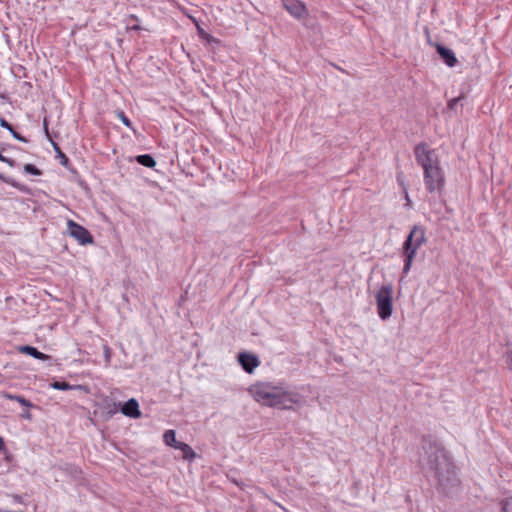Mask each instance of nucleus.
Here are the masks:
<instances>
[{
  "instance_id": "nucleus-1",
  "label": "nucleus",
  "mask_w": 512,
  "mask_h": 512,
  "mask_svg": "<svg viewBox=\"0 0 512 512\" xmlns=\"http://www.w3.org/2000/svg\"><path fill=\"white\" fill-rule=\"evenodd\" d=\"M423 454L419 463L428 480H433L439 490L447 492L449 488L459 484L455 466L445 448L431 437H423L421 441Z\"/></svg>"
},
{
  "instance_id": "nucleus-2",
  "label": "nucleus",
  "mask_w": 512,
  "mask_h": 512,
  "mask_svg": "<svg viewBox=\"0 0 512 512\" xmlns=\"http://www.w3.org/2000/svg\"><path fill=\"white\" fill-rule=\"evenodd\" d=\"M414 155L417 163L423 168L426 190L429 193L441 192L445 185V176L435 150L429 149L426 143L421 142L415 146Z\"/></svg>"
},
{
  "instance_id": "nucleus-3",
  "label": "nucleus",
  "mask_w": 512,
  "mask_h": 512,
  "mask_svg": "<svg viewBox=\"0 0 512 512\" xmlns=\"http://www.w3.org/2000/svg\"><path fill=\"white\" fill-rule=\"evenodd\" d=\"M301 395L286 390L282 386H271L258 383V402L265 406L278 409H291L294 404L301 402Z\"/></svg>"
},
{
  "instance_id": "nucleus-4",
  "label": "nucleus",
  "mask_w": 512,
  "mask_h": 512,
  "mask_svg": "<svg viewBox=\"0 0 512 512\" xmlns=\"http://www.w3.org/2000/svg\"><path fill=\"white\" fill-rule=\"evenodd\" d=\"M426 242L425 229L422 226L414 225L403 243L404 267L403 273L407 274L415 257L417 250Z\"/></svg>"
},
{
  "instance_id": "nucleus-5",
  "label": "nucleus",
  "mask_w": 512,
  "mask_h": 512,
  "mask_svg": "<svg viewBox=\"0 0 512 512\" xmlns=\"http://www.w3.org/2000/svg\"><path fill=\"white\" fill-rule=\"evenodd\" d=\"M375 299L379 317L388 319L393 312V285H383L375 294Z\"/></svg>"
},
{
  "instance_id": "nucleus-6",
  "label": "nucleus",
  "mask_w": 512,
  "mask_h": 512,
  "mask_svg": "<svg viewBox=\"0 0 512 512\" xmlns=\"http://www.w3.org/2000/svg\"><path fill=\"white\" fill-rule=\"evenodd\" d=\"M69 234L75 238L80 245L92 244L94 242L92 234L82 225L73 220L67 222Z\"/></svg>"
},
{
  "instance_id": "nucleus-7",
  "label": "nucleus",
  "mask_w": 512,
  "mask_h": 512,
  "mask_svg": "<svg viewBox=\"0 0 512 512\" xmlns=\"http://www.w3.org/2000/svg\"><path fill=\"white\" fill-rule=\"evenodd\" d=\"M284 8L288 11V13L297 18L302 19L307 15V9L303 2L300 0H281Z\"/></svg>"
},
{
  "instance_id": "nucleus-8",
  "label": "nucleus",
  "mask_w": 512,
  "mask_h": 512,
  "mask_svg": "<svg viewBox=\"0 0 512 512\" xmlns=\"http://www.w3.org/2000/svg\"><path fill=\"white\" fill-rule=\"evenodd\" d=\"M120 411L127 417L130 418H139L141 416V412L139 409V403L136 399L131 398L127 400L124 404H120Z\"/></svg>"
},
{
  "instance_id": "nucleus-9",
  "label": "nucleus",
  "mask_w": 512,
  "mask_h": 512,
  "mask_svg": "<svg viewBox=\"0 0 512 512\" xmlns=\"http://www.w3.org/2000/svg\"><path fill=\"white\" fill-rule=\"evenodd\" d=\"M435 47L438 55L447 66L454 67L457 64L458 60L451 49L441 44H436Z\"/></svg>"
},
{
  "instance_id": "nucleus-10",
  "label": "nucleus",
  "mask_w": 512,
  "mask_h": 512,
  "mask_svg": "<svg viewBox=\"0 0 512 512\" xmlns=\"http://www.w3.org/2000/svg\"><path fill=\"white\" fill-rule=\"evenodd\" d=\"M238 362L247 373H252L256 368V355L247 352L238 354Z\"/></svg>"
},
{
  "instance_id": "nucleus-11",
  "label": "nucleus",
  "mask_w": 512,
  "mask_h": 512,
  "mask_svg": "<svg viewBox=\"0 0 512 512\" xmlns=\"http://www.w3.org/2000/svg\"><path fill=\"white\" fill-rule=\"evenodd\" d=\"M18 351L23 354L32 356L35 359L42 360V361H46L51 358L50 355H47V354L39 351L36 347L30 346V345L19 346Z\"/></svg>"
},
{
  "instance_id": "nucleus-12",
  "label": "nucleus",
  "mask_w": 512,
  "mask_h": 512,
  "mask_svg": "<svg viewBox=\"0 0 512 512\" xmlns=\"http://www.w3.org/2000/svg\"><path fill=\"white\" fill-rule=\"evenodd\" d=\"M1 397L11 401H16L27 408H38V406L34 405L30 400L24 398L21 395L11 394L7 391H3L1 392Z\"/></svg>"
},
{
  "instance_id": "nucleus-13",
  "label": "nucleus",
  "mask_w": 512,
  "mask_h": 512,
  "mask_svg": "<svg viewBox=\"0 0 512 512\" xmlns=\"http://www.w3.org/2000/svg\"><path fill=\"white\" fill-rule=\"evenodd\" d=\"M176 449L181 450V452L183 454V458L185 460L192 461L197 456L195 451L192 449V447L184 442L178 443V446H176Z\"/></svg>"
},
{
  "instance_id": "nucleus-14",
  "label": "nucleus",
  "mask_w": 512,
  "mask_h": 512,
  "mask_svg": "<svg viewBox=\"0 0 512 512\" xmlns=\"http://www.w3.org/2000/svg\"><path fill=\"white\" fill-rule=\"evenodd\" d=\"M138 164L147 167L154 168L156 166L155 159L150 154H141L135 157Z\"/></svg>"
},
{
  "instance_id": "nucleus-15",
  "label": "nucleus",
  "mask_w": 512,
  "mask_h": 512,
  "mask_svg": "<svg viewBox=\"0 0 512 512\" xmlns=\"http://www.w3.org/2000/svg\"><path fill=\"white\" fill-rule=\"evenodd\" d=\"M164 442L173 448L176 449V446H178V443H181L180 441H177L176 439V433L174 430H167L165 431L163 435Z\"/></svg>"
},
{
  "instance_id": "nucleus-16",
  "label": "nucleus",
  "mask_w": 512,
  "mask_h": 512,
  "mask_svg": "<svg viewBox=\"0 0 512 512\" xmlns=\"http://www.w3.org/2000/svg\"><path fill=\"white\" fill-rule=\"evenodd\" d=\"M50 387H52L53 389H56V390L67 391V390H72V389L80 388L81 386H79V385H76V386L71 385L67 381H53L50 384Z\"/></svg>"
},
{
  "instance_id": "nucleus-17",
  "label": "nucleus",
  "mask_w": 512,
  "mask_h": 512,
  "mask_svg": "<svg viewBox=\"0 0 512 512\" xmlns=\"http://www.w3.org/2000/svg\"><path fill=\"white\" fill-rule=\"evenodd\" d=\"M53 147L57 154V158L60 160L61 165L64 167H68L70 164L69 158L62 152L57 143L53 142Z\"/></svg>"
},
{
  "instance_id": "nucleus-18",
  "label": "nucleus",
  "mask_w": 512,
  "mask_h": 512,
  "mask_svg": "<svg viewBox=\"0 0 512 512\" xmlns=\"http://www.w3.org/2000/svg\"><path fill=\"white\" fill-rule=\"evenodd\" d=\"M0 180L5 182L6 184H9L13 186L14 188L19 189L20 191H25V186L17 182L11 177H7L4 174L0 173Z\"/></svg>"
},
{
  "instance_id": "nucleus-19",
  "label": "nucleus",
  "mask_w": 512,
  "mask_h": 512,
  "mask_svg": "<svg viewBox=\"0 0 512 512\" xmlns=\"http://www.w3.org/2000/svg\"><path fill=\"white\" fill-rule=\"evenodd\" d=\"M23 169L26 174L35 175V176L42 175V171L39 168H37L34 164H30V163L25 164Z\"/></svg>"
},
{
  "instance_id": "nucleus-20",
  "label": "nucleus",
  "mask_w": 512,
  "mask_h": 512,
  "mask_svg": "<svg viewBox=\"0 0 512 512\" xmlns=\"http://www.w3.org/2000/svg\"><path fill=\"white\" fill-rule=\"evenodd\" d=\"M500 512H512V497H507L500 501Z\"/></svg>"
},
{
  "instance_id": "nucleus-21",
  "label": "nucleus",
  "mask_w": 512,
  "mask_h": 512,
  "mask_svg": "<svg viewBox=\"0 0 512 512\" xmlns=\"http://www.w3.org/2000/svg\"><path fill=\"white\" fill-rule=\"evenodd\" d=\"M119 119L121 120V122L128 128H132V122L130 121V119L126 116V114L123 112V111H119L117 113Z\"/></svg>"
},
{
  "instance_id": "nucleus-22",
  "label": "nucleus",
  "mask_w": 512,
  "mask_h": 512,
  "mask_svg": "<svg viewBox=\"0 0 512 512\" xmlns=\"http://www.w3.org/2000/svg\"><path fill=\"white\" fill-rule=\"evenodd\" d=\"M65 471L72 474L74 477H77L82 473L81 469L75 465H67Z\"/></svg>"
},
{
  "instance_id": "nucleus-23",
  "label": "nucleus",
  "mask_w": 512,
  "mask_h": 512,
  "mask_svg": "<svg viewBox=\"0 0 512 512\" xmlns=\"http://www.w3.org/2000/svg\"><path fill=\"white\" fill-rule=\"evenodd\" d=\"M0 161L7 163L10 167H15L17 165V162L14 159L8 158L0 152Z\"/></svg>"
},
{
  "instance_id": "nucleus-24",
  "label": "nucleus",
  "mask_w": 512,
  "mask_h": 512,
  "mask_svg": "<svg viewBox=\"0 0 512 512\" xmlns=\"http://www.w3.org/2000/svg\"><path fill=\"white\" fill-rule=\"evenodd\" d=\"M462 99V97H456V98H453L451 99L449 102H448V109L450 110H454L456 105L458 104V102Z\"/></svg>"
},
{
  "instance_id": "nucleus-25",
  "label": "nucleus",
  "mask_w": 512,
  "mask_h": 512,
  "mask_svg": "<svg viewBox=\"0 0 512 512\" xmlns=\"http://www.w3.org/2000/svg\"><path fill=\"white\" fill-rule=\"evenodd\" d=\"M396 179H397L398 184L404 190V187H406L405 182H404V173L403 172H398L397 175H396Z\"/></svg>"
},
{
  "instance_id": "nucleus-26",
  "label": "nucleus",
  "mask_w": 512,
  "mask_h": 512,
  "mask_svg": "<svg viewBox=\"0 0 512 512\" xmlns=\"http://www.w3.org/2000/svg\"><path fill=\"white\" fill-rule=\"evenodd\" d=\"M12 136L20 142L27 143L28 139L19 134L17 131H12Z\"/></svg>"
},
{
  "instance_id": "nucleus-27",
  "label": "nucleus",
  "mask_w": 512,
  "mask_h": 512,
  "mask_svg": "<svg viewBox=\"0 0 512 512\" xmlns=\"http://www.w3.org/2000/svg\"><path fill=\"white\" fill-rule=\"evenodd\" d=\"M201 35H202L203 37H205V38H206V40H207L209 43H212V42H213V43H219V40H218V39H216L215 37H213V36H211V35H209V34L201 33Z\"/></svg>"
},
{
  "instance_id": "nucleus-28",
  "label": "nucleus",
  "mask_w": 512,
  "mask_h": 512,
  "mask_svg": "<svg viewBox=\"0 0 512 512\" xmlns=\"http://www.w3.org/2000/svg\"><path fill=\"white\" fill-rule=\"evenodd\" d=\"M20 417H21L22 419H26V420H29V421H31V420H32V414H31L28 410L23 411V412L20 414Z\"/></svg>"
},
{
  "instance_id": "nucleus-29",
  "label": "nucleus",
  "mask_w": 512,
  "mask_h": 512,
  "mask_svg": "<svg viewBox=\"0 0 512 512\" xmlns=\"http://www.w3.org/2000/svg\"><path fill=\"white\" fill-rule=\"evenodd\" d=\"M0 126H1L2 128L7 129V128H9L10 123H9L5 118L0 117Z\"/></svg>"
},
{
  "instance_id": "nucleus-30",
  "label": "nucleus",
  "mask_w": 512,
  "mask_h": 512,
  "mask_svg": "<svg viewBox=\"0 0 512 512\" xmlns=\"http://www.w3.org/2000/svg\"><path fill=\"white\" fill-rule=\"evenodd\" d=\"M104 353H105L106 361L110 362V356H111L110 348L107 345L104 346Z\"/></svg>"
},
{
  "instance_id": "nucleus-31",
  "label": "nucleus",
  "mask_w": 512,
  "mask_h": 512,
  "mask_svg": "<svg viewBox=\"0 0 512 512\" xmlns=\"http://www.w3.org/2000/svg\"><path fill=\"white\" fill-rule=\"evenodd\" d=\"M404 194H405V200H406V206H411V200L409 198V195H408V191H407V188L404 187V190H403Z\"/></svg>"
},
{
  "instance_id": "nucleus-32",
  "label": "nucleus",
  "mask_w": 512,
  "mask_h": 512,
  "mask_svg": "<svg viewBox=\"0 0 512 512\" xmlns=\"http://www.w3.org/2000/svg\"><path fill=\"white\" fill-rule=\"evenodd\" d=\"M13 498V500L17 503H23V497L21 495H18V494H13L11 496Z\"/></svg>"
},
{
  "instance_id": "nucleus-33",
  "label": "nucleus",
  "mask_w": 512,
  "mask_h": 512,
  "mask_svg": "<svg viewBox=\"0 0 512 512\" xmlns=\"http://www.w3.org/2000/svg\"><path fill=\"white\" fill-rule=\"evenodd\" d=\"M6 451V445L4 439L0 436V452Z\"/></svg>"
},
{
  "instance_id": "nucleus-34",
  "label": "nucleus",
  "mask_w": 512,
  "mask_h": 512,
  "mask_svg": "<svg viewBox=\"0 0 512 512\" xmlns=\"http://www.w3.org/2000/svg\"><path fill=\"white\" fill-rule=\"evenodd\" d=\"M507 360H508V367H509V369L512 371V351H510V352L508 353Z\"/></svg>"
},
{
  "instance_id": "nucleus-35",
  "label": "nucleus",
  "mask_w": 512,
  "mask_h": 512,
  "mask_svg": "<svg viewBox=\"0 0 512 512\" xmlns=\"http://www.w3.org/2000/svg\"><path fill=\"white\" fill-rule=\"evenodd\" d=\"M44 130L46 132L47 135H49V131H48V123H47V120L44 119Z\"/></svg>"
},
{
  "instance_id": "nucleus-36",
  "label": "nucleus",
  "mask_w": 512,
  "mask_h": 512,
  "mask_svg": "<svg viewBox=\"0 0 512 512\" xmlns=\"http://www.w3.org/2000/svg\"><path fill=\"white\" fill-rule=\"evenodd\" d=\"M115 408L113 410H110L108 413L113 415L114 413H116L118 411V409L116 408V404H114Z\"/></svg>"
},
{
  "instance_id": "nucleus-37",
  "label": "nucleus",
  "mask_w": 512,
  "mask_h": 512,
  "mask_svg": "<svg viewBox=\"0 0 512 512\" xmlns=\"http://www.w3.org/2000/svg\"><path fill=\"white\" fill-rule=\"evenodd\" d=\"M7 130L12 134V131H15L14 127L10 124L9 128Z\"/></svg>"
},
{
  "instance_id": "nucleus-38",
  "label": "nucleus",
  "mask_w": 512,
  "mask_h": 512,
  "mask_svg": "<svg viewBox=\"0 0 512 512\" xmlns=\"http://www.w3.org/2000/svg\"><path fill=\"white\" fill-rule=\"evenodd\" d=\"M132 29H133V30H140L141 28H140V26H138V25H134V26L132 27Z\"/></svg>"
},
{
  "instance_id": "nucleus-39",
  "label": "nucleus",
  "mask_w": 512,
  "mask_h": 512,
  "mask_svg": "<svg viewBox=\"0 0 512 512\" xmlns=\"http://www.w3.org/2000/svg\"><path fill=\"white\" fill-rule=\"evenodd\" d=\"M250 393H253V386L249 388Z\"/></svg>"
}]
</instances>
